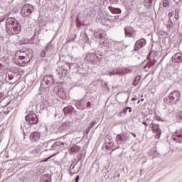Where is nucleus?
<instances>
[{
  "label": "nucleus",
  "mask_w": 182,
  "mask_h": 182,
  "mask_svg": "<svg viewBox=\"0 0 182 182\" xmlns=\"http://www.w3.org/2000/svg\"><path fill=\"white\" fill-rule=\"evenodd\" d=\"M46 52H51V50H53V46H52V44L50 43H49L46 49H45Z\"/></svg>",
  "instance_id": "obj_23"
},
{
  "label": "nucleus",
  "mask_w": 182,
  "mask_h": 182,
  "mask_svg": "<svg viewBox=\"0 0 182 182\" xmlns=\"http://www.w3.org/2000/svg\"><path fill=\"white\" fill-rule=\"evenodd\" d=\"M96 124V121H92L90 124V129H92Z\"/></svg>",
  "instance_id": "obj_32"
},
{
  "label": "nucleus",
  "mask_w": 182,
  "mask_h": 182,
  "mask_svg": "<svg viewBox=\"0 0 182 182\" xmlns=\"http://www.w3.org/2000/svg\"><path fill=\"white\" fill-rule=\"evenodd\" d=\"M146 41L144 38H141L136 41L135 43L134 50L137 52L139 49H141V48H144V46H146Z\"/></svg>",
  "instance_id": "obj_11"
},
{
  "label": "nucleus",
  "mask_w": 182,
  "mask_h": 182,
  "mask_svg": "<svg viewBox=\"0 0 182 182\" xmlns=\"http://www.w3.org/2000/svg\"><path fill=\"white\" fill-rule=\"evenodd\" d=\"M127 110H129V113H132V107H129L124 108V109L122 110V112H121V113H124V114H126V113H127Z\"/></svg>",
  "instance_id": "obj_26"
},
{
  "label": "nucleus",
  "mask_w": 182,
  "mask_h": 182,
  "mask_svg": "<svg viewBox=\"0 0 182 182\" xmlns=\"http://www.w3.org/2000/svg\"><path fill=\"white\" fill-rule=\"evenodd\" d=\"M14 62L18 66H25L26 63L31 62V57H29V54H27L25 52L18 51L15 55Z\"/></svg>",
  "instance_id": "obj_2"
},
{
  "label": "nucleus",
  "mask_w": 182,
  "mask_h": 182,
  "mask_svg": "<svg viewBox=\"0 0 182 182\" xmlns=\"http://www.w3.org/2000/svg\"><path fill=\"white\" fill-rule=\"evenodd\" d=\"M41 132H34L31 134L30 139L31 140V141H33V143H36V141H39V140L41 139Z\"/></svg>",
  "instance_id": "obj_12"
},
{
  "label": "nucleus",
  "mask_w": 182,
  "mask_h": 182,
  "mask_svg": "<svg viewBox=\"0 0 182 182\" xmlns=\"http://www.w3.org/2000/svg\"><path fill=\"white\" fill-rule=\"evenodd\" d=\"M182 149H180V151H181Z\"/></svg>",
  "instance_id": "obj_52"
},
{
  "label": "nucleus",
  "mask_w": 182,
  "mask_h": 182,
  "mask_svg": "<svg viewBox=\"0 0 182 182\" xmlns=\"http://www.w3.org/2000/svg\"><path fill=\"white\" fill-rule=\"evenodd\" d=\"M90 106H92V103L90 102H88L87 103V107H90Z\"/></svg>",
  "instance_id": "obj_35"
},
{
  "label": "nucleus",
  "mask_w": 182,
  "mask_h": 182,
  "mask_svg": "<svg viewBox=\"0 0 182 182\" xmlns=\"http://www.w3.org/2000/svg\"><path fill=\"white\" fill-rule=\"evenodd\" d=\"M105 85L107 86V83H105Z\"/></svg>",
  "instance_id": "obj_50"
},
{
  "label": "nucleus",
  "mask_w": 182,
  "mask_h": 182,
  "mask_svg": "<svg viewBox=\"0 0 182 182\" xmlns=\"http://www.w3.org/2000/svg\"><path fill=\"white\" fill-rule=\"evenodd\" d=\"M2 97V93L0 92V99Z\"/></svg>",
  "instance_id": "obj_47"
},
{
  "label": "nucleus",
  "mask_w": 182,
  "mask_h": 182,
  "mask_svg": "<svg viewBox=\"0 0 182 182\" xmlns=\"http://www.w3.org/2000/svg\"><path fill=\"white\" fill-rule=\"evenodd\" d=\"M173 134L176 136V137L173 138V141H176V143H182V134H180V131L176 130Z\"/></svg>",
  "instance_id": "obj_14"
},
{
  "label": "nucleus",
  "mask_w": 182,
  "mask_h": 182,
  "mask_svg": "<svg viewBox=\"0 0 182 182\" xmlns=\"http://www.w3.org/2000/svg\"><path fill=\"white\" fill-rule=\"evenodd\" d=\"M68 69H70V65H69V64H65L64 65H61V67H58L55 70L57 75H58V77L60 79L65 77V76H66V75H68Z\"/></svg>",
  "instance_id": "obj_5"
},
{
  "label": "nucleus",
  "mask_w": 182,
  "mask_h": 182,
  "mask_svg": "<svg viewBox=\"0 0 182 182\" xmlns=\"http://www.w3.org/2000/svg\"><path fill=\"white\" fill-rule=\"evenodd\" d=\"M132 102H134V100H137V98H136V97H132Z\"/></svg>",
  "instance_id": "obj_43"
},
{
  "label": "nucleus",
  "mask_w": 182,
  "mask_h": 182,
  "mask_svg": "<svg viewBox=\"0 0 182 182\" xmlns=\"http://www.w3.org/2000/svg\"><path fill=\"white\" fill-rule=\"evenodd\" d=\"M125 35L128 36V38H134V39H139V36H137V33L136 30L133 28L132 26H126L124 28Z\"/></svg>",
  "instance_id": "obj_7"
},
{
  "label": "nucleus",
  "mask_w": 182,
  "mask_h": 182,
  "mask_svg": "<svg viewBox=\"0 0 182 182\" xmlns=\"http://www.w3.org/2000/svg\"><path fill=\"white\" fill-rule=\"evenodd\" d=\"M119 19V16H114V20L117 21Z\"/></svg>",
  "instance_id": "obj_36"
},
{
  "label": "nucleus",
  "mask_w": 182,
  "mask_h": 182,
  "mask_svg": "<svg viewBox=\"0 0 182 182\" xmlns=\"http://www.w3.org/2000/svg\"><path fill=\"white\" fill-rule=\"evenodd\" d=\"M33 11V6L31 4L24 5L21 9V14L23 16H29Z\"/></svg>",
  "instance_id": "obj_8"
},
{
  "label": "nucleus",
  "mask_w": 182,
  "mask_h": 182,
  "mask_svg": "<svg viewBox=\"0 0 182 182\" xmlns=\"http://www.w3.org/2000/svg\"><path fill=\"white\" fill-rule=\"evenodd\" d=\"M177 14L178 15V10L176 9L175 10V15H177Z\"/></svg>",
  "instance_id": "obj_42"
},
{
  "label": "nucleus",
  "mask_w": 182,
  "mask_h": 182,
  "mask_svg": "<svg viewBox=\"0 0 182 182\" xmlns=\"http://www.w3.org/2000/svg\"><path fill=\"white\" fill-rule=\"evenodd\" d=\"M114 46L116 50H122V48H120V47L122 46V43H114Z\"/></svg>",
  "instance_id": "obj_25"
},
{
  "label": "nucleus",
  "mask_w": 182,
  "mask_h": 182,
  "mask_svg": "<svg viewBox=\"0 0 182 182\" xmlns=\"http://www.w3.org/2000/svg\"><path fill=\"white\" fill-rule=\"evenodd\" d=\"M22 127H26V126H25V125L22 126V124H21V128H22Z\"/></svg>",
  "instance_id": "obj_48"
},
{
  "label": "nucleus",
  "mask_w": 182,
  "mask_h": 182,
  "mask_svg": "<svg viewBox=\"0 0 182 182\" xmlns=\"http://www.w3.org/2000/svg\"><path fill=\"white\" fill-rule=\"evenodd\" d=\"M176 4H180V1L181 0H173Z\"/></svg>",
  "instance_id": "obj_40"
},
{
  "label": "nucleus",
  "mask_w": 182,
  "mask_h": 182,
  "mask_svg": "<svg viewBox=\"0 0 182 182\" xmlns=\"http://www.w3.org/2000/svg\"><path fill=\"white\" fill-rule=\"evenodd\" d=\"M43 80L46 82V85L48 86H50V85H55V80L52 75H46Z\"/></svg>",
  "instance_id": "obj_13"
},
{
  "label": "nucleus",
  "mask_w": 182,
  "mask_h": 182,
  "mask_svg": "<svg viewBox=\"0 0 182 182\" xmlns=\"http://www.w3.org/2000/svg\"><path fill=\"white\" fill-rule=\"evenodd\" d=\"M163 6L164 8H167V6H168V0H164Z\"/></svg>",
  "instance_id": "obj_27"
},
{
  "label": "nucleus",
  "mask_w": 182,
  "mask_h": 182,
  "mask_svg": "<svg viewBox=\"0 0 182 182\" xmlns=\"http://www.w3.org/2000/svg\"><path fill=\"white\" fill-rule=\"evenodd\" d=\"M109 76H113V75H120V71H118L117 69H114L112 71L108 72Z\"/></svg>",
  "instance_id": "obj_21"
},
{
  "label": "nucleus",
  "mask_w": 182,
  "mask_h": 182,
  "mask_svg": "<svg viewBox=\"0 0 182 182\" xmlns=\"http://www.w3.org/2000/svg\"><path fill=\"white\" fill-rule=\"evenodd\" d=\"M172 59H174L175 62L176 63H181L182 62V54L177 53L176 55H174L172 57Z\"/></svg>",
  "instance_id": "obj_15"
},
{
  "label": "nucleus",
  "mask_w": 182,
  "mask_h": 182,
  "mask_svg": "<svg viewBox=\"0 0 182 182\" xmlns=\"http://www.w3.org/2000/svg\"><path fill=\"white\" fill-rule=\"evenodd\" d=\"M149 127H151V129L153 130V132L155 133L156 136H158L157 138L160 139V136H161V129H160V125L151 122L149 124Z\"/></svg>",
  "instance_id": "obj_10"
},
{
  "label": "nucleus",
  "mask_w": 182,
  "mask_h": 182,
  "mask_svg": "<svg viewBox=\"0 0 182 182\" xmlns=\"http://www.w3.org/2000/svg\"><path fill=\"white\" fill-rule=\"evenodd\" d=\"M168 16H169V18H171V16H173V13H168Z\"/></svg>",
  "instance_id": "obj_39"
},
{
  "label": "nucleus",
  "mask_w": 182,
  "mask_h": 182,
  "mask_svg": "<svg viewBox=\"0 0 182 182\" xmlns=\"http://www.w3.org/2000/svg\"><path fill=\"white\" fill-rule=\"evenodd\" d=\"M140 80H141V76L140 75H136L135 77V79L133 82V85L134 86H137L139 85V83H140Z\"/></svg>",
  "instance_id": "obj_18"
},
{
  "label": "nucleus",
  "mask_w": 182,
  "mask_h": 182,
  "mask_svg": "<svg viewBox=\"0 0 182 182\" xmlns=\"http://www.w3.org/2000/svg\"><path fill=\"white\" fill-rule=\"evenodd\" d=\"M71 174H75V173H72V172H71Z\"/></svg>",
  "instance_id": "obj_51"
},
{
  "label": "nucleus",
  "mask_w": 182,
  "mask_h": 182,
  "mask_svg": "<svg viewBox=\"0 0 182 182\" xmlns=\"http://www.w3.org/2000/svg\"><path fill=\"white\" fill-rule=\"evenodd\" d=\"M33 152H34V153H38V149H35V150L33 151Z\"/></svg>",
  "instance_id": "obj_46"
},
{
  "label": "nucleus",
  "mask_w": 182,
  "mask_h": 182,
  "mask_svg": "<svg viewBox=\"0 0 182 182\" xmlns=\"http://www.w3.org/2000/svg\"><path fill=\"white\" fill-rule=\"evenodd\" d=\"M132 70L128 68H124L120 71V75H127V73H130Z\"/></svg>",
  "instance_id": "obj_19"
},
{
  "label": "nucleus",
  "mask_w": 182,
  "mask_h": 182,
  "mask_svg": "<svg viewBox=\"0 0 182 182\" xmlns=\"http://www.w3.org/2000/svg\"><path fill=\"white\" fill-rule=\"evenodd\" d=\"M41 181H43V182H51L52 178H50V176L49 175H44L41 176Z\"/></svg>",
  "instance_id": "obj_17"
},
{
  "label": "nucleus",
  "mask_w": 182,
  "mask_h": 182,
  "mask_svg": "<svg viewBox=\"0 0 182 182\" xmlns=\"http://www.w3.org/2000/svg\"><path fill=\"white\" fill-rule=\"evenodd\" d=\"M73 110V107H67L63 109V112L65 114L72 113Z\"/></svg>",
  "instance_id": "obj_20"
},
{
  "label": "nucleus",
  "mask_w": 182,
  "mask_h": 182,
  "mask_svg": "<svg viewBox=\"0 0 182 182\" xmlns=\"http://www.w3.org/2000/svg\"><path fill=\"white\" fill-rule=\"evenodd\" d=\"M166 27L169 29H171L173 28V21H171L170 18L167 22Z\"/></svg>",
  "instance_id": "obj_24"
},
{
  "label": "nucleus",
  "mask_w": 182,
  "mask_h": 182,
  "mask_svg": "<svg viewBox=\"0 0 182 182\" xmlns=\"http://www.w3.org/2000/svg\"><path fill=\"white\" fill-rule=\"evenodd\" d=\"M131 134H132L134 138H136V137H137V135H136V134H134V133H133V132H132Z\"/></svg>",
  "instance_id": "obj_41"
},
{
  "label": "nucleus",
  "mask_w": 182,
  "mask_h": 182,
  "mask_svg": "<svg viewBox=\"0 0 182 182\" xmlns=\"http://www.w3.org/2000/svg\"><path fill=\"white\" fill-rule=\"evenodd\" d=\"M14 79V77L12 75H9V80H12Z\"/></svg>",
  "instance_id": "obj_37"
},
{
  "label": "nucleus",
  "mask_w": 182,
  "mask_h": 182,
  "mask_svg": "<svg viewBox=\"0 0 182 182\" xmlns=\"http://www.w3.org/2000/svg\"><path fill=\"white\" fill-rule=\"evenodd\" d=\"M155 63H156V61H155V60H154V61H150V63H149V64H147L146 66H147L148 68H150V67L153 66V65H154Z\"/></svg>",
  "instance_id": "obj_31"
},
{
  "label": "nucleus",
  "mask_w": 182,
  "mask_h": 182,
  "mask_svg": "<svg viewBox=\"0 0 182 182\" xmlns=\"http://www.w3.org/2000/svg\"><path fill=\"white\" fill-rule=\"evenodd\" d=\"M25 119L28 124H38L39 119L33 111H29L28 114L25 117Z\"/></svg>",
  "instance_id": "obj_4"
},
{
  "label": "nucleus",
  "mask_w": 182,
  "mask_h": 182,
  "mask_svg": "<svg viewBox=\"0 0 182 182\" xmlns=\"http://www.w3.org/2000/svg\"><path fill=\"white\" fill-rule=\"evenodd\" d=\"M100 35L102 36V33H100Z\"/></svg>",
  "instance_id": "obj_49"
},
{
  "label": "nucleus",
  "mask_w": 182,
  "mask_h": 182,
  "mask_svg": "<svg viewBox=\"0 0 182 182\" xmlns=\"http://www.w3.org/2000/svg\"><path fill=\"white\" fill-rule=\"evenodd\" d=\"M73 168H75V166H73Z\"/></svg>",
  "instance_id": "obj_53"
},
{
  "label": "nucleus",
  "mask_w": 182,
  "mask_h": 182,
  "mask_svg": "<svg viewBox=\"0 0 182 182\" xmlns=\"http://www.w3.org/2000/svg\"><path fill=\"white\" fill-rule=\"evenodd\" d=\"M80 150V147H79L77 146H74L70 148V151L72 153H77V151H79Z\"/></svg>",
  "instance_id": "obj_22"
},
{
  "label": "nucleus",
  "mask_w": 182,
  "mask_h": 182,
  "mask_svg": "<svg viewBox=\"0 0 182 182\" xmlns=\"http://www.w3.org/2000/svg\"><path fill=\"white\" fill-rule=\"evenodd\" d=\"M46 50H43L41 53V58H45L46 56Z\"/></svg>",
  "instance_id": "obj_30"
},
{
  "label": "nucleus",
  "mask_w": 182,
  "mask_h": 182,
  "mask_svg": "<svg viewBox=\"0 0 182 182\" xmlns=\"http://www.w3.org/2000/svg\"><path fill=\"white\" fill-rule=\"evenodd\" d=\"M5 17H3V18H0V23H1V22H5Z\"/></svg>",
  "instance_id": "obj_34"
},
{
  "label": "nucleus",
  "mask_w": 182,
  "mask_h": 182,
  "mask_svg": "<svg viewBox=\"0 0 182 182\" xmlns=\"http://www.w3.org/2000/svg\"><path fill=\"white\" fill-rule=\"evenodd\" d=\"M181 95L178 91H173L171 92L168 97L164 99L165 103H171V105H176L180 100Z\"/></svg>",
  "instance_id": "obj_3"
},
{
  "label": "nucleus",
  "mask_w": 182,
  "mask_h": 182,
  "mask_svg": "<svg viewBox=\"0 0 182 182\" xmlns=\"http://www.w3.org/2000/svg\"><path fill=\"white\" fill-rule=\"evenodd\" d=\"M176 19H178V14H175Z\"/></svg>",
  "instance_id": "obj_44"
},
{
  "label": "nucleus",
  "mask_w": 182,
  "mask_h": 182,
  "mask_svg": "<svg viewBox=\"0 0 182 182\" xmlns=\"http://www.w3.org/2000/svg\"><path fill=\"white\" fill-rule=\"evenodd\" d=\"M156 120H160V117H156Z\"/></svg>",
  "instance_id": "obj_45"
},
{
  "label": "nucleus",
  "mask_w": 182,
  "mask_h": 182,
  "mask_svg": "<svg viewBox=\"0 0 182 182\" xmlns=\"http://www.w3.org/2000/svg\"><path fill=\"white\" fill-rule=\"evenodd\" d=\"M64 145H65V142H59V141L55 142L51 146V149H50V150H57L55 154H53L52 156H49L46 160H44V161H48V160H49L50 159H52V157H53V156H56V154H58L59 150L60 149V146H64Z\"/></svg>",
  "instance_id": "obj_9"
},
{
  "label": "nucleus",
  "mask_w": 182,
  "mask_h": 182,
  "mask_svg": "<svg viewBox=\"0 0 182 182\" xmlns=\"http://www.w3.org/2000/svg\"><path fill=\"white\" fill-rule=\"evenodd\" d=\"M109 11H110V12H112V14H122V9H119V8H114L112 6L108 7Z\"/></svg>",
  "instance_id": "obj_16"
},
{
  "label": "nucleus",
  "mask_w": 182,
  "mask_h": 182,
  "mask_svg": "<svg viewBox=\"0 0 182 182\" xmlns=\"http://www.w3.org/2000/svg\"><path fill=\"white\" fill-rule=\"evenodd\" d=\"M176 117H178L180 119V120H182V111H178L177 114H176Z\"/></svg>",
  "instance_id": "obj_29"
},
{
  "label": "nucleus",
  "mask_w": 182,
  "mask_h": 182,
  "mask_svg": "<svg viewBox=\"0 0 182 182\" xmlns=\"http://www.w3.org/2000/svg\"><path fill=\"white\" fill-rule=\"evenodd\" d=\"M156 151V148H154L153 151H154V156H157V152Z\"/></svg>",
  "instance_id": "obj_33"
},
{
  "label": "nucleus",
  "mask_w": 182,
  "mask_h": 182,
  "mask_svg": "<svg viewBox=\"0 0 182 182\" xmlns=\"http://www.w3.org/2000/svg\"><path fill=\"white\" fill-rule=\"evenodd\" d=\"M149 120H150V118H146V120L142 122V124H144L147 127V126H149V122H147Z\"/></svg>",
  "instance_id": "obj_28"
},
{
  "label": "nucleus",
  "mask_w": 182,
  "mask_h": 182,
  "mask_svg": "<svg viewBox=\"0 0 182 182\" xmlns=\"http://www.w3.org/2000/svg\"><path fill=\"white\" fill-rule=\"evenodd\" d=\"M75 182H79V175L76 176Z\"/></svg>",
  "instance_id": "obj_38"
},
{
  "label": "nucleus",
  "mask_w": 182,
  "mask_h": 182,
  "mask_svg": "<svg viewBox=\"0 0 182 182\" xmlns=\"http://www.w3.org/2000/svg\"><path fill=\"white\" fill-rule=\"evenodd\" d=\"M130 139V134L127 132H123L117 134L116 137V141L117 144H123Z\"/></svg>",
  "instance_id": "obj_6"
},
{
  "label": "nucleus",
  "mask_w": 182,
  "mask_h": 182,
  "mask_svg": "<svg viewBox=\"0 0 182 182\" xmlns=\"http://www.w3.org/2000/svg\"><path fill=\"white\" fill-rule=\"evenodd\" d=\"M6 28L7 32L11 31V35H18L21 32V24L14 18L10 17L6 20Z\"/></svg>",
  "instance_id": "obj_1"
}]
</instances>
